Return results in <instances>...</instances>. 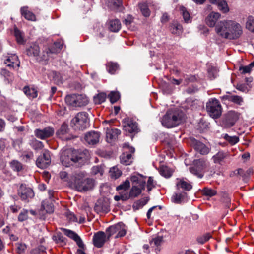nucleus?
I'll return each mask as SVG.
<instances>
[{
  "label": "nucleus",
  "instance_id": "1",
  "mask_svg": "<svg viewBox=\"0 0 254 254\" xmlns=\"http://www.w3.org/2000/svg\"><path fill=\"white\" fill-rule=\"evenodd\" d=\"M86 159L85 153L71 148L63 150L60 156L62 164L67 167L73 165L80 167L85 163Z\"/></svg>",
  "mask_w": 254,
  "mask_h": 254
},
{
  "label": "nucleus",
  "instance_id": "2",
  "mask_svg": "<svg viewBox=\"0 0 254 254\" xmlns=\"http://www.w3.org/2000/svg\"><path fill=\"white\" fill-rule=\"evenodd\" d=\"M184 117L183 112L179 110H169L162 117L161 123L166 127H173L180 124Z\"/></svg>",
  "mask_w": 254,
  "mask_h": 254
},
{
  "label": "nucleus",
  "instance_id": "3",
  "mask_svg": "<svg viewBox=\"0 0 254 254\" xmlns=\"http://www.w3.org/2000/svg\"><path fill=\"white\" fill-rule=\"evenodd\" d=\"M71 185L79 191H87L93 188L94 182L90 178L84 179V174L80 173L75 175L74 182Z\"/></svg>",
  "mask_w": 254,
  "mask_h": 254
},
{
  "label": "nucleus",
  "instance_id": "4",
  "mask_svg": "<svg viewBox=\"0 0 254 254\" xmlns=\"http://www.w3.org/2000/svg\"><path fill=\"white\" fill-rule=\"evenodd\" d=\"M70 125L75 130L86 129L89 126L88 114L85 112L77 113L72 119Z\"/></svg>",
  "mask_w": 254,
  "mask_h": 254
},
{
  "label": "nucleus",
  "instance_id": "5",
  "mask_svg": "<svg viewBox=\"0 0 254 254\" xmlns=\"http://www.w3.org/2000/svg\"><path fill=\"white\" fill-rule=\"evenodd\" d=\"M206 108L209 115L214 119H218L221 115L222 107L216 98L210 99L206 103Z\"/></svg>",
  "mask_w": 254,
  "mask_h": 254
},
{
  "label": "nucleus",
  "instance_id": "6",
  "mask_svg": "<svg viewBox=\"0 0 254 254\" xmlns=\"http://www.w3.org/2000/svg\"><path fill=\"white\" fill-rule=\"evenodd\" d=\"M66 103L71 107H82L86 105L88 100L86 97L80 94H71L66 96Z\"/></svg>",
  "mask_w": 254,
  "mask_h": 254
},
{
  "label": "nucleus",
  "instance_id": "7",
  "mask_svg": "<svg viewBox=\"0 0 254 254\" xmlns=\"http://www.w3.org/2000/svg\"><path fill=\"white\" fill-rule=\"evenodd\" d=\"M227 39H237L242 34L243 30L241 25L235 21L230 20Z\"/></svg>",
  "mask_w": 254,
  "mask_h": 254
},
{
  "label": "nucleus",
  "instance_id": "8",
  "mask_svg": "<svg viewBox=\"0 0 254 254\" xmlns=\"http://www.w3.org/2000/svg\"><path fill=\"white\" fill-rule=\"evenodd\" d=\"M18 195L21 200L26 202H28L35 195L33 190L24 184L20 185L18 190Z\"/></svg>",
  "mask_w": 254,
  "mask_h": 254
},
{
  "label": "nucleus",
  "instance_id": "9",
  "mask_svg": "<svg viewBox=\"0 0 254 254\" xmlns=\"http://www.w3.org/2000/svg\"><path fill=\"white\" fill-rule=\"evenodd\" d=\"M239 117L238 113L234 111H230L224 115V117L222 121V124L224 127L226 128H229L233 126Z\"/></svg>",
  "mask_w": 254,
  "mask_h": 254
},
{
  "label": "nucleus",
  "instance_id": "10",
  "mask_svg": "<svg viewBox=\"0 0 254 254\" xmlns=\"http://www.w3.org/2000/svg\"><path fill=\"white\" fill-rule=\"evenodd\" d=\"M123 148L128 149L129 153L127 152H124L120 156V161L122 164L125 165H129L132 162V153L135 151V149L132 147H130L128 144L125 143Z\"/></svg>",
  "mask_w": 254,
  "mask_h": 254
},
{
  "label": "nucleus",
  "instance_id": "11",
  "mask_svg": "<svg viewBox=\"0 0 254 254\" xmlns=\"http://www.w3.org/2000/svg\"><path fill=\"white\" fill-rule=\"evenodd\" d=\"M230 20H222L218 22L215 30L217 34L221 38L227 39Z\"/></svg>",
  "mask_w": 254,
  "mask_h": 254
},
{
  "label": "nucleus",
  "instance_id": "12",
  "mask_svg": "<svg viewBox=\"0 0 254 254\" xmlns=\"http://www.w3.org/2000/svg\"><path fill=\"white\" fill-rule=\"evenodd\" d=\"M51 156L50 152L44 150L36 160L37 166L40 168L47 167L51 163Z\"/></svg>",
  "mask_w": 254,
  "mask_h": 254
},
{
  "label": "nucleus",
  "instance_id": "13",
  "mask_svg": "<svg viewBox=\"0 0 254 254\" xmlns=\"http://www.w3.org/2000/svg\"><path fill=\"white\" fill-rule=\"evenodd\" d=\"M54 133V129L50 127H47L43 129H36L35 135L41 139H45L51 137Z\"/></svg>",
  "mask_w": 254,
  "mask_h": 254
},
{
  "label": "nucleus",
  "instance_id": "14",
  "mask_svg": "<svg viewBox=\"0 0 254 254\" xmlns=\"http://www.w3.org/2000/svg\"><path fill=\"white\" fill-rule=\"evenodd\" d=\"M192 145L195 150L201 155H207L210 151V148L205 144L195 139L192 140Z\"/></svg>",
  "mask_w": 254,
  "mask_h": 254
},
{
  "label": "nucleus",
  "instance_id": "15",
  "mask_svg": "<svg viewBox=\"0 0 254 254\" xmlns=\"http://www.w3.org/2000/svg\"><path fill=\"white\" fill-rule=\"evenodd\" d=\"M62 230L64 233V235L68 237L69 238L73 239L75 242H76V244L78 246L82 249H83L85 247V245L80 238V237L74 231L67 229L65 228H63Z\"/></svg>",
  "mask_w": 254,
  "mask_h": 254
},
{
  "label": "nucleus",
  "instance_id": "16",
  "mask_svg": "<svg viewBox=\"0 0 254 254\" xmlns=\"http://www.w3.org/2000/svg\"><path fill=\"white\" fill-rule=\"evenodd\" d=\"M94 245L97 248H101L106 242V234L103 231L95 233L93 238Z\"/></svg>",
  "mask_w": 254,
  "mask_h": 254
},
{
  "label": "nucleus",
  "instance_id": "17",
  "mask_svg": "<svg viewBox=\"0 0 254 254\" xmlns=\"http://www.w3.org/2000/svg\"><path fill=\"white\" fill-rule=\"evenodd\" d=\"M125 130L129 133H136L138 132L137 123L129 119L126 120L123 123Z\"/></svg>",
  "mask_w": 254,
  "mask_h": 254
},
{
  "label": "nucleus",
  "instance_id": "18",
  "mask_svg": "<svg viewBox=\"0 0 254 254\" xmlns=\"http://www.w3.org/2000/svg\"><path fill=\"white\" fill-rule=\"evenodd\" d=\"M100 133L97 131H90L85 135L86 142L90 145H94L99 141Z\"/></svg>",
  "mask_w": 254,
  "mask_h": 254
},
{
  "label": "nucleus",
  "instance_id": "19",
  "mask_svg": "<svg viewBox=\"0 0 254 254\" xmlns=\"http://www.w3.org/2000/svg\"><path fill=\"white\" fill-rule=\"evenodd\" d=\"M220 17L221 14L219 13L212 12L206 18V23L210 27H216V22Z\"/></svg>",
  "mask_w": 254,
  "mask_h": 254
},
{
  "label": "nucleus",
  "instance_id": "20",
  "mask_svg": "<svg viewBox=\"0 0 254 254\" xmlns=\"http://www.w3.org/2000/svg\"><path fill=\"white\" fill-rule=\"evenodd\" d=\"M121 134V130L115 128H107L106 130V140L109 143L115 141Z\"/></svg>",
  "mask_w": 254,
  "mask_h": 254
},
{
  "label": "nucleus",
  "instance_id": "21",
  "mask_svg": "<svg viewBox=\"0 0 254 254\" xmlns=\"http://www.w3.org/2000/svg\"><path fill=\"white\" fill-rule=\"evenodd\" d=\"M94 209L98 213H107L110 211L109 203L106 200L99 201L96 204Z\"/></svg>",
  "mask_w": 254,
  "mask_h": 254
},
{
  "label": "nucleus",
  "instance_id": "22",
  "mask_svg": "<svg viewBox=\"0 0 254 254\" xmlns=\"http://www.w3.org/2000/svg\"><path fill=\"white\" fill-rule=\"evenodd\" d=\"M145 178L141 175L137 174L132 175L130 177V180L132 185L137 186L141 188H145L146 183Z\"/></svg>",
  "mask_w": 254,
  "mask_h": 254
},
{
  "label": "nucleus",
  "instance_id": "23",
  "mask_svg": "<svg viewBox=\"0 0 254 254\" xmlns=\"http://www.w3.org/2000/svg\"><path fill=\"white\" fill-rule=\"evenodd\" d=\"M69 131L68 126L67 124L63 123L61 127L56 132L57 136L62 140H69L71 138L66 137V135L68 133Z\"/></svg>",
  "mask_w": 254,
  "mask_h": 254
},
{
  "label": "nucleus",
  "instance_id": "24",
  "mask_svg": "<svg viewBox=\"0 0 254 254\" xmlns=\"http://www.w3.org/2000/svg\"><path fill=\"white\" fill-rule=\"evenodd\" d=\"M4 63L5 64H7V66L10 68H14V64H16L17 68L20 66V62L19 61L18 57L15 54H11L8 56Z\"/></svg>",
  "mask_w": 254,
  "mask_h": 254
},
{
  "label": "nucleus",
  "instance_id": "25",
  "mask_svg": "<svg viewBox=\"0 0 254 254\" xmlns=\"http://www.w3.org/2000/svg\"><path fill=\"white\" fill-rule=\"evenodd\" d=\"M20 13L26 19L29 21H35L36 17L35 15L28 9V6H23L20 8Z\"/></svg>",
  "mask_w": 254,
  "mask_h": 254
},
{
  "label": "nucleus",
  "instance_id": "26",
  "mask_svg": "<svg viewBox=\"0 0 254 254\" xmlns=\"http://www.w3.org/2000/svg\"><path fill=\"white\" fill-rule=\"evenodd\" d=\"M172 201L176 204H181L187 201V193L185 192L175 193L171 197Z\"/></svg>",
  "mask_w": 254,
  "mask_h": 254
},
{
  "label": "nucleus",
  "instance_id": "27",
  "mask_svg": "<svg viewBox=\"0 0 254 254\" xmlns=\"http://www.w3.org/2000/svg\"><path fill=\"white\" fill-rule=\"evenodd\" d=\"M26 53L28 56H32L37 58L40 53L39 47L37 44L33 43L31 44L29 47L26 49Z\"/></svg>",
  "mask_w": 254,
  "mask_h": 254
},
{
  "label": "nucleus",
  "instance_id": "28",
  "mask_svg": "<svg viewBox=\"0 0 254 254\" xmlns=\"http://www.w3.org/2000/svg\"><path fill=\"white\" fill-rule=\"evenodd\" d=\"M219 195L221 197V202L225 208H229L231 203V198L229 194L225 191H221Z\"/></svg>",
  "mask_w": 254,
  "mask_h": 254
},
{
  "label": "nucleus",
  "instance_id": "29",
  "mask_svg": "<svg viewBox=\"0 0 254 254\" xmlns=\"http://www.w3.org/2000/svg\"><path fill=\"white\" fill-rule=\"evenodd\" d=\"M121 226H123L122 222H120L114 225L111 226L107 229L106 232L108 239L114 234L118 233Z\"/></svg>",
  "mask_w": 254,
  "mask_h": 254
},
{
  "label": "nucleus",
  "instance_id": "30",
  "mask_svg": "<svg viewBox=\"0 0 254 254\" xmlns=\"http://www.w3.org/2000/svg\"><path fill=\"white\" fill-rule=\"evenodd\" d=\"M107 4L112 10H120L122 7V0H108Z\"/></svg>",
  "mask_w": 254,
  "mask_h": 254
},
{
  "label": "nucleus",
  "instance_id": "31",
  "mask_svg": "<svg viewBox=\"0 0 254 254\" xmlns=\"http://www.w3.org/2000/svg\"><path fill=\"white\" fill-rule=\"evenodd\" d=\"M253 170L252 169H249L247 171H244L242 169L239 168L235 171V174L239 175L242 177L244 181H246L248 178L253 174Z\"/></svg>",
  "mask_w": 254,
  "mask_h": 254
},
{
  "label": "nucleus",
  "instance_id": "32",
  "mask_svg": "<svg viewBox=\"0 0 254 254\" xmlns=\"http://www.w3.org/2000/svg\"><path fill=\"white\" fill-rule=\"evenodd\" d=\"M228 154L223 151H219L217 154L213 156L212 159L214 163L221 164L222 162L227 157Z\"/></svg>",
  "mask_w": 254,
  "mask_h": 254
},
{
  "label": "nucleus",
  "instance_id": "33",
  "mask_svg": "<svg viewBox=\"0 0 254 254\" xmlns=\"http://www.w3.org/2000/svg\"><path fill=\"white\" fill-rule=\"evenodd\" d=\"M0 74L4 78L5 81L7 83H10L14 80V75L13 73L6 69H1Z\"/></svg>",
  "mask_w": 254,
  "mask_h": 254
},
{
  "label": "nucleus",
  "instance_id": "34",
  "mask_svg": "<svg viewBox=\"0 0 254 254\" xmlns=\"http://www.w3.org/2000/svg\"><path fill=\"white\" fill-rule=\"evenodd\" d=\"M41 208L47 213H51L54 212V205L51 200H44L42 203Z\"/></svg>",
  "mask_w": 254,
  "mask_h": 254
},
{
  "label": "nucleus",
  "instance_id": "35",
  "mask_svg": "<svg viewBox=\"0 0 254 254\" xmlns=\"http://www.w3.org/2000/svg\"><path fill=\"white\" fill-rule=\"evenodd\" d=\"M109 29L114 32H117L121 29V24L118 19L111 20L109 21Z\"/></svg>",
  "mask_w": 254,
  "mask_h": 254
},
{
  "label": "nucleus",
  "instance_id": "36",
  "mask_svg": "<svg viewBox=\"0 0 254 254\" xmlns=\"http://www.w3.org/2000/svg\"><path fill=\"white\" fill-rule=\"evenodd\" d=\"M170 31L172 33L180 34L183 31V28L181 24L175 21L171 23L170 25Z\"/></svg>",
  "mask_w": 254,
  "mask_h": 254
},
{
  "label": "nucleus",
  "instance_id": "37",
  "mask_svg": "<svg viewBox=\"0 0 254 254\" xmlns=\"http://www.w3.org/2000/svg\"><path fill=\"white\" fill-rule=\"evenodd\" d=\"M24 93L30 98H34L37 97L38 92L37 91L33 88H29L28 86H25L23 88Z\"/></svg>",
  "mask_w": 254,
  "mask_h": 254
},
{
  "label": "nucleus",
  "instance_id": "38",
  "mask_svg": "<svg viewBox=\"0 0 254 254\" xmlns=\"http://www.w3.org/2000/svg\"><path fill=\"white\" fill-rule=\"evenodd\" d=\"M223 99L228 100L238 105H241L243 102V99L241 97L238 95H226L222 97Z\"/></svg>",
  "mask_w": 254,
  "mask_h": 254
},
{
  "label": "nucleus",
  "instance_id": "39",
  "mask_svg": "<svg viewBox=\"0 0 254 254\" xmlns=\"http://www.w3.org/2000/svg\"><path fill=\"white\" fill-rule=\"evenodd\" d=\"M176 185L178 189H182L188 191L190 190L192 188L191 184L181 179L178 181Z\"/></svg>",
  "mask_w": 254,
  "mask_h": 254
},
{
  "label": "nucleus",
  "instance_id": "40",
  "mask_svg": "<svg viewBox=\"0 0 254 254\" xmlns=\"http://www.w3.org/2000/svg\"><path fill=\"white\" fill-rule=\"evenodd\" d=\"M132 186V188L129 192V196L130 197H137L141 193L142 190L144 189V188H141L139 187H137V186Z\"/></svg>",
  "mask_w": 254,
  "mask_h": 254
},
{
  "label": "nucleus",
  "instance_id": "41",
  "mask_svg": "<svg viewBox=\"0 0 254 254\" xmlns=\"http://www.w3.org/2000/svg\"><path fill=\"white\" fill-rule=\"evenodd\" d=\"M159 172L162 176L166 178H169L172 175V171L171 170L166 166H162L160 167L159 169Z\"/></svg>",
  "mask_w": 254,
  "mask_h": 254
},
{
  "label": "nucleus",
  "instance_id": "42",
  "mask_svg": "<svg viewBox=\"0 0 254 254\" xmlns=\"http://www.w3.org/2000/svg\"><path fill=\"white\" fill-rule=\"evenodd\" d=\"M110 176L113 179H117L122 175V171L116 166L113 167L109 171Z\"/></svg>",
  "mask_w": 254,
  "mask_h": 254
},
{
  "label": "nucleus",
  "instance_id": "43",
  "mask_svg": "<svg viewBox=\"0 0 254 254\" xmlns=\"http://www.w3.org/2000/svg\"><path fill=\"white\" fill-rule=\"evenodd\" d=\"M148 201L147 198H144L135 202L133 205V209L135 210H138L144 206Z\"/></svg>",
  "mask_w": 254,
  "mask_h": 254
},
{
  "label": "nucleus",
  "instance_id": "44",
  "mask_svg": "<svg viewBox=\"0 0 254 254\" xmlns=\"http://www.w3.org/2000/svg\"><path fill=\"white\" fill-rule=\"evenodd\" d=\"M246 28L251 32L254 33V18L253 16H249L247 18Z\"/></svg>",
  "mask_w": 254,
  "mask_h": 254
},
{
  "label": "nucleus",
  "instance_id": "45",
  "mask_svg": "<svg viewBox=\"0 0 254 254\" xmlns=\"http://www.w3.org/2000/svg\"><path fill=\"white\" fill-rule=\"evenodd\" d=\"M118 67L119 66L117 63L109 62L107 64V69L110 74H114Z\"/></svg>",
  "mask_w": 254,
  "mask_h": 254
},
{
  "label": "nucleus",
  "instance_id": "46",
  "mask_svg": "<svg viewBox=\"0 0 254 254\" xmlns=\"http://www.w3.org/2000/svg\"><path fill=\"white\" fill-rule=\"evenodd\" d=\"M54 240L56 243L61 245H65L66 243V239L64 237L61 233H58L54 237Z\"/></svg>",
  "mask_w": 254,
  "mask_h": 254
},
{
  "label": "nucleus",
  "instance_id": "47",
  "mask_svg": "<svg viewBox=\"0 0 254 254\" xmlns=\"http://www.w3.org/2000/svg\"><path fill=\"white\" fill-rule=\"evenodd\" d=\"M217 7L223 13H227L229 10L227 3L224 0H219Z\"/></svg>",
  "mask_w": 254,
  "mask_h": 254
},
{
  "label": "nucleus",
  "instance_id": "48",
  "mask_svg": "<svg viewBox=\"0 0 254 254\" xmlns=\"http://www.w3.org/2000/svg\"><path fill=\"white\" fill-rule=\"evenodd\" d=\"M139 7L140 9V11L142 14L145 17H148L150 15V10L148 7V6L145 3H142L139 4Z\"/></svg>",
  "mask_w": 254,
  "mask_h": 254
},
{
  "label": "nucleus",
  "instance_id": "49",
  "mask_svg": "<svg viewBox=\"0 0 254 254\" xmlns=\"http://www.w3.org/2000/svg\"><path fill=\"white\" fill-rule=\"evenodd\" d=\"M163 242V237L162 236H157L150 242V245L152 247H158Z\"/></svg>",
  "mask_w": 254,
  "mask_h": 254
},
{
  "label": "nucleus",
  "instance_id": "50",
  "mask_svg": "<svg viewBox=\"0 0 254 254\" xmlns=\"http://www.w3.org/2000/svg\"><path fill=\"white\" fill-rule=\"evenodd\" d=\"M31 146L35 150H40L43 147V143L35 139H32L30 143Z\"/></svg>",
  "mask_w": 254,
  "mask_h": 254
},
{
  "label": "nucleus",
  "instance_id": "51",
  "mask_svg": "<svg viewBox=\"0 0 254 254\" xmlns=\"http://www.w3.org/2000/svg\"><path fill=\"white\" fill-rule=\"evenodd\" d=\"M202 193L203 195L212 197L216 195L217 191L215 190L206 187L202 190Z\"/></svg>",
  "mask_w": 254,
  "mask_h": 254
},
{
  "label": "nucleus",
  "instance_id": "52",
  "mask_svg": "<svg viewBox=\"0 0 254 254\" xmlns=\"http://www.w3.org/2000/svg\"><path fill=\"white\" fill-rule=\"evenodd\" d=\"M14 35L18 43L22 44L24 43L22 33L17 28L14 29Z\"/></svg>",
  "mask_w": 254,
  "mask_h": 254
},
{
  "label": "nucleus",
  "instance_id": "53",
  "mask_svg": "<svg viewBox=\"0 0 254 254\" xmlns=\"http://www.w3.org/2000/svg\"><path fill=\"white\" fill-rule=\"evenodd\" d=\"M180 11L182 13L185 22L186 23L190 22L191 21L190 14L186 10V8L183 6L181 7Z\"/></svg>",
  "mask_w": 254,
  "mask_h": 254
},
{
  "label": "nucleus",
  "instance_id": "54",
  "mask_svg": "<svg viewBox=\"0 0 254 254\" xmlns=\"http://www.w3.org/2000/svg\"><path fill=\"white\" fill-rule=\"evenodd\" d=\"M11 168L17 172H19L22 169V164L17 160H13L10 163Z\"/></svg>",
  "mask_w": 254,
  "mask_h": 254
},
{
  "label": "nucleus",
  "instance_id": "55",
  "mask_svg": "<svg viewBox=\"0 0 254 254\" xmlns=\"http://www.w3.org/2000/svg\"><path fill=\"white\" fill-rule=\"evenodd\" d=\"M106 98V95L104 93H100L95 96L94 100L96 104H100L104 102Z\"/></svg>",
  "mask_w": 254,
  "mask_h": 254
},
{
  "label": "nucleus",
  "instance_id": "56",
  "mask_svg": "<svg viewBox=\"0 0 254 254\" xmlns=\"http://www.w3.org/2000/svg\"><path fill=\"white\" fill-rule=\"evenodd\" d=\"M108 98L112 103L116 102L120 98V94L118 92L112 91L108 95Z\"/></svg>",
  "mask_w": 254,
  "mask_h": 254
},
{
  "label": "nucleus",
  "instance_id": "57",
  "mask_svg": "<svg viewBox=\"0 0 254 254\" xmlns=\"http://www.w3.org/2000/svg\"><path fill=\"white\" fill-rule=\"evenodd\" d=\"M253 66L251 65V63L246 66H241L239 67V70L242 74H245L246 73H250L252 71Z\"/></svg>",
  "mask_w": 254,
  "mask_h": 254
},
{
  "label": "nucleus",
  "instance_id": "58",
  "mask_svg": "<svg viewBox=\"0 0 254 254\" xmlns=\"http://www.w3.org/2000/svg\"><path fill=\"white\" fill-rule=\"evenodd\" d=\"M210 238H211V235L210 234L206 233L203 236L198 237L197 239V241L199 244H203L208 241Z\"/></svg>",
  "mask_w": 254,
  "mask_h": 254
},
{
  "label": "nucleus",
  "instance_id": "59",
  "mask_svg": "<svg viewBox=\"0 0 254 254\" xmlns=\"http://www.w3.org/2000/svg\"><path fill=\"white\" fill-rule=\"evenodd\" d=\"M130 187V182L127 179L122 184H120L119 186L117 187L116 190H127Z\"/></svg>",
  "mask_w": 254,
  "mask_h": 254
},
{
  "label": "nucleus",
  "instance_id": "60",
  "mask_svg": "<svg viewBox=\"0 0 254 254\" xmlns=\"http://www.w3.org/2000/svg\"><path fill=\"white\" fill-rule=\"evenodd\" d=\"M103 172L104 170L102 167L99 165L93 166L91 169V173L93 175L99 174L100 176H101L103 175Z\"/></svg>",
  "mask_w": 254,
  "mask_h": 254
},
{
  "label": "nucleus",
  "instance_id": "61",
  "mask_svg": "<svg viewBox=\"0 0 254 254\" xmlns=\"http://www.w3.org/2000/svg\"><path fill=\"white\" fill-rule=\"evenodd\" d=\"M28 211L26 209H23L20 213L18 217L19 221L23 222L28 219Z\"/></svg>",
  "mask_w": 254,
  "mask_h": 254
},
{
  "label": "nucleus",
  "instance_id": "62",
  "mask_svg": "<svg viewBox=\"0 0 254 254\" xmlns=\"http://www.w3.org/2000/svg\"><path fill=\"white\" fill-rule=\"evenodd\" d=\"M224 138L230 143L234 145L239 141V138L237 136H230L227 134L224 135Z\"/></svg>",
  "mask_w": 254,
  "mask_h": 254
},
{
  "label": "nucleus",
  "instance_id": "63",
  "mask_svg": "<svg viewBox=\"0 0 254 254\" xmlns=\"http://www.w3.org/2000/svg\"><path fill=\"white\" fill-rule=\"evenodd\" d=\"M208 76L211 79H214L217 75V69L214 67H211L208 69Z\"/></svg>",
  "mask_w": 254,
  "mask_h": 254
},
{
  "label": "nucleus",
  "instance_id": "64",
  "mask_svg": "<svg viewBox=\"0 0 254 254\" xmlns=\"http://www.w3.org/2000/svg\"><path fill=\"white\" fill-rule=\"evenodd\" d=\"M206 161L203 159H197L194 161V164L198 169H202L205 166Z\"/></svg>",
  "mask_w": 254,
  "mask_h": 254
}]
</instances>
